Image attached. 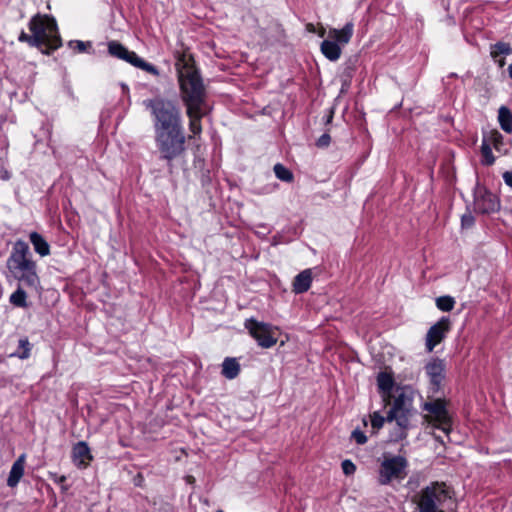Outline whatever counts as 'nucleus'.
Returning a JSON list of instances; mask_svg holds the SVG:
<instances>
[{
    "mask_svg": "<svg viewBox=\"0 0 512 512\" xmlns=\"http://www.w3.org/2000/svg\"><path fill=\"white\" fill-rule=\"evenodd\" d=\"M144 105L153 116L155 143L160 157L170 164L185 150L181 112L171 100L164 98L145 100Z\"/></svg>",
    "mask_w": 512,
    "mask_h": 512,
    "instance_id": "obj_1",
    "label": "nucleus"
},
{
    "mask_svg": "<svg viewBox=\"0 0 512 512\" xmlns=\"http://www.w3.org/2000/svg\"><path fill=\"white\" fill-rule=\"evenodd\" d=\"M181 98L185 106H205L206 89L192 55L178 53L175 63Z\"/></svg>",
    "mask_w": 512,
    "mask_h": 512,
    "instance_id": "obj_2",
    "label": "nucleus"
},
{
    "mask_svg": "<svg viewBox=\"0 0 512 512\" xmlns=\"http://www.w3.org/2000/svg\"><path fill=\"white\" fill-rule=\"evenodd\" d=\"M29 252V246L25 242L18 241L13 247V251L7 261V267L12 276L19 281L18 288L10 296V302L17 307L26 306L27 293L23 287L31 285L32 265L26 255Z\"/></svg>",
    "mask_w": 512,
    "mask_h": 512,
    "instance_id": "obj_3",
    "label": "nucleus"
},
{
    "mask_svg": "<svg viewBox=\"0 0 512 512\" xmlns=\"http://www.w3.org/2000/svg\"><path fill=\"white\" fill-rule=\"evenodd\" d=\"M34 47L42 54H51L62 45L58 26L54 17L49 15H34Z\"/></svg>",
    "mask_w": 512,
    "mask_h": 512,
    "instance_id": "obj_4",
    "label": "nucleus"
},
{
    "mask_svg": "<svg viewBox=\"0 0 512 512\" xmlns=\"http://www.w3.org/2000/svg\"><path fill=\"white\" fill-rule=\"evenodd\" d=\"M413 391L411 388L403 387L396 390L391 409L387 415V421H396L399 427L397 438L406 437L405 430L409 426V419L412 414Z\"/></svg>",
    "mask_w": 512,
    "mask_h": 512,
    "instance_id": "obj_5",
    "label": "nucleus"
},
{
    "mask_svg": "<svg viewBox=\"0 0 512 512\" xmlns=\"http://www.w3.org/2000/svg\"><path fill=\"white\" fill-rule=\"evenodd\" d=\"M354 33V24L347 22L342 29L332 28L328 31V39L322 41V54L330 61H337L342 53V46L349 43Z\"/></svg>",
    "mask_w": 512,
    "mask_h": 512,
    "instance_id": "obj_6",
    "label": "nucleus"
},
{
    "mask_svg": "<svg viewBox=\"0 0 512 512\" xmlns=\"http://www.w3.org/2000/svg\"><path fill=\"white\" fill-rule=\"evenodd\" d=\"M450 498L444 483H432L420 492L419 512H444L442 505Z\"/></svg>",
    "mask_w": 512,
    "mask_h": 512,
    "instance_id": "obj_7",
    "label": "nucleus"
},
{
    "mask_svg": "<svg viewBox=\"0 0 512 512\" xmlns=\"http://www.w3.org/2000/svg\"><path fill=\"white\" fill-rule=\"evenodd\" d=\"M422 409L427 412L425 421L432 427L443 431L448 435L451 431L452 419L443 399H433L424 402Z\"/></svg>",
    "mask_w": 512,
    "mask_h": 512,
    "instance_id": "obj_8",
    "label": "nucleus"
},
{
    "mask_svg": "<svg viewBox=\"0 0 512 512\" xmlns=\"http://www.w3.org/2000/svg\"><path fill=\"white\" fill-rule=\"evenodd\" d=\"M408 462L400 455L383 454L379 466L378 481L381 485H388L394 480H402L406 476Z\"/></svg>",
    "mask_w": 512,
    "mask_h": 512,
    "instance_id": "obj_9",
    "label": "nucleus"
},
{
    "mask_svg": "<svg viewBox=\"0 0 512 512\" xmlns=\"http://www.w3.org/2000/svg\"><path fill=\"white\" fill-rule=\"evenodd\" d=\"M244 326L262 348H271L277 343L276 328L271 324L250 318Z\"/></svg>",
    "mask_w": 512,
    "mask_h": 512,
    "instance_id": "obj_10",
    "label": "nucleus"
},
{
    "mask_svg": "<svg viewBox=\"0 0 512 512\" xmlns=\"http://www.w3.org/2000/svg\"><path fill=\"white\" fill-rule=\"evenodd\" d=\"M474 210L481 214H490L499 210L500 201L498 197L486 189V187L477 184L474 189Z\"/></svg>",
    "mask_w": 512,
    "mask_h": 512,
    "instance_id": "obj_11",
    "label": "nucleus"
},
{
    "mask_svg": "<svg viewBox=\"0 0 512 512\" xmlns=\"http://www.w3.org/2000/svg\"><path fill=\"white\" fill-rule=\"evenodd\" d=\"M450 330L449 317L443 316L440 320L432 325L426 335V349L432 352L433 349L446 337Z\"/></svg>",
    "mask_w": 512,
    "mask_h": 512,
    "instance_id": "obj_12",
    "label": "nucleus"
},
{
    "mask_svg": "<svg viewBox=\"0 0 512 512\" xmlns=\"http://www.w3.org/2000/svg\"><path fill=\"white\" fill-rule=\"evenodd\" d=\"M424 370L429 378L430 390L434 393L438 392L445 377L444 361L438 358L432 359L425 365Z\"/></svg>",
    "mask_w": 512,
    "mask_h": 512,
    "instance_id": "obj_13",
    "label": "nucleus"
},
{
    "mask_svg": "<svg viewBox=\"0 0 512 512\" xmlns=\"http://www.w3.org/2000/svg\"><path fill=\"white\" fill-rule=\"evenodd\" d=\"M207 110V104L205 106H186V114L189 117V130L192 133L190 138L201 134V119L206 115Z\"/></svg>",
    "mask_w": 512,
    "mask_h": 512,
    "instance_id": "obj_14",
    "label": "nucleus"
},
{
    "mask_svg": "<svg viewBox=\"0 0 512 512\" xmlns=\"http://www.w3.org/2000/svg\"><path fill=\"white\" fill-rule=\"evenodd\" d=\"M72 460L78 468H86L89 465L92 455L86 442L80 441L73 447Z\"/></svg>",
    "mask_w": 512,
    "mask_h": 512,
    "instance_id": "obj_15",
    "label": "nucleus"
},
{
    "mask_svg": "<svg viewBox=\"0 0 512 512\" xmlns=\"http://www.w3.org/2000/svg\"><path fill=\"white\" fill-rule=\"evenodd\" d=\"M108 52L111 56L124 60L133 65L138 55L134 51L128 50L118 41H110L108 43Z\"/></svg>",
    "mask_w": 512,
    "mask_h": 512,
    "instance_id": "obj_16",
    "label": "nucleus"
},
{
    "mask_svg": "<svg viewBox=\"0 0 512 512\" xmlns=\"http://www.w3.org/2000/svg\"><path fill=\"white\" fill-rule=\"evenodd\" d=\"M485 139L493 148L502 155H506L511 147L509 140H506L504 136L497 130H491L487 135H484Z\"/></svg>",
    "mask_w": 512,
    "mask_h": 512,
    "instance_id": "obj_17",
    "label": "nucleus"
},
{
    "mask_svg": "<svg viewBox=\"0 0 512 512\" xmlns=\"http://www.w3.org/2000/svg\"><path fill=\"white\" fill-rule=\"evenodd\" d=\"M510 54H512V48L508 43L497 42L491 46L490 55L499 68L506 65L505 58Z\"/></svg>",
    "mask_w": 512,
    "mask_h": 512,
    "instance_id": "obj_18",
    "label": "nucleus"
},
{
    "mask_svg": "<svg viewBox=\"0 0 512 512\" xmlns=\"http://www.w3.org/2000/svg\"><path fill=\"white\" fill-rule=\"evenodd\" d=\"M312 284V272L310 269H305L297 274L292 283V290L295 294H302L307 292Z\"/></svg>",
    "mask_w": 512,
    "mask_h": 512,
    "instance_id": "obj_19",
    "label": "nucleus"
},
{
    "mask_svg": "<svg viewBox=\"0 0 512 512\" xmlns=\"http://www.w3.org/2000/svg\"><path fill=\"white\" fill-rule=\"evenodd\" d=\"M24 455H21L12 465L9 477L7 479V485L14 487L23 476L24 472Z\"/></svg>",
    "mask_w": 512,
    "mask_h": 512,
    "instance_id": "obj_20",
    "label": "nucleus"
},
{
    "mask_svg": "<svg viewBox=\"0 0 512 512\" xmlns=\"http://www.w3.org/2000/svg\"><path fill=\"white\" fill-rule=\"evenodd\" d=\"M240 372V365L235 358L227 357L222 363V375L227 379H234Z\"/></svg>",
    "mask_w": 512,
    "mask_h": 512,
    "instance_id": "obj_21",
    "label": "nucleus"
},
{
    "mask_svg": "<svg viewBox=\"0 0 512 512\" xmlns=\"http://www.w3.org/2000/svg\"><path fill=\"white\" fill-rule=\"evenodd\" d=\"M498 122L501 129L508 133H512V112L506 106H501L498 110Z\"/></svg>",
    "mask_w": 512,
    "mask_h": 512,
    "instance_id": "obj_22",
    "label": "nucleus"
},
{
    "mask_svg": "<svg viewBox=\"0 0 512 512\" xmlns=\"http://www.w3.org/2000/svg\"><path fill=\"white\" fill-rule=\"evenodd\" d=\"M481 156L483 165L491 166L494 164L495 157L493 156L491 145L485 139H483L481 144Z\"/></svg>",
    "mask_w": 512,
    "mask_h": 512,
    "instance_id": "obj_23",
    "label": "nucleus"
},
{
    "mask_svg": "<svg viewBox=\"0 0 512 512\" xmlns=\"http://www.w3.org/2000/svg\"><path fill=\"white\" fill-rule=\"evenodd\" d=\"M273 171L275 176L283 182L290 183L294 179L293 173L281 163L275 164Z\"/></svg>",
    "mask_w": 512,
    "mask_h": 512,
    "instance_id": "obj_24",
    "label": "nucleus"
},
{
    "mask_svg": "<svg viewBox=\"0 0 512 512\" xmlns=\"http://www.w3.org/2000/svg\"><path fill=\"white\" fill-rule=\"evenodd\" d=\"M34 251L42 257L47 256L50 253L49 244L36 232H34Z\"/></svg>",
    "mask_w": 512,
    "mask_h": 512,
    "instance_id": "obj_25",
    "label": "nucleus"
},
{
    "mask_svg": "<svg viewBox=\"0 0 512 512\" xmlns=\"http://www.w3.org/2000/svg\"><path fill=\"white\" fill-rule=\"evenodd\" d=\"M436 306L439 310L444 312L451 311L455 306V300L453 297L445 295L436 298Z\"/></svg>",
    "mask_w": 512,
    "mask_h": 512,
    "instance_id": "obj_26",
    "label": "nucleus"
},
{
    "mask_svg": "<svg viewBox=\"0 0 512 512\" xmlns=\"http://www.w3.org/2000/svg\"><path fill=\"white\" fill-rule=\"evenodd\" d=\"M377 385L381 391L388 393L393 387V379L389 374L382 372L377 377Z\"/></svg>",
    "mask_w": 512,
    "mask_h": 512,
    "instance_id": "obj_27",
    "label": "nucleus"
},
{
    "mask_svg": "<svg viewBox=\"0 0 512 512\" xmlns=\"http://www.w3.org/2000/svg\"><path fill=\"white\" fill-rule=\"evenodd\" d=\"M133 66L136 68L142 69L152 75H155V76L159 75V70L155 65H153L149 62H146L144 59H142L139 56L136 58Z\"/></svg>",
    "mask_w": 512,
    "mask_h": 512,
    "instance_id": "obj_28",
    "label": "nucleus"
},
{
    "mask_svg": "<svg viewBox=\"0 0 512 512\" xmlns=\"http://www.w3.org/2000/svg\"><path fill=\"white\" fill-rule=\"evenodd\" d=\"M30 342L28 338L19 340V350L12 353L11 356L18 357L20 359H26L29 357Z\"/></svg>",
    "mask_w": 512,
    "mask_h": 512,
    "instance_id": "obj_29",
    "label": "nucleus"
},
{
    "mask_svg": "<svg viewBox=\"0 0 512 512\" xmlns=\"http://www.w3.org/2000/svg\"><path fill=\"white\" fill-rule=\"evenodd\" d=\"M386 420L387 418L385 419L379 412L372 413L370 415V421L373 432H378L383 427Z\"/></svg>",
    "mask_w": 512,
    "mask_h": 512,
    "instance_id": "obj_30",
    "label": "nucleus"
},
{
    "mask_svg": "<svg viewBox=\"0 0 512 512\" xmlns=\"http://www.w3.org/2000/svg\"><path fill=\"white\" fill-rule=\"evenodd\" d=\"M87 46H90V42H83L81 40H74L69 42V47L76 50L79 53L85 52Z\"/></svg>",
    "mask_w": 512,
    "mask_h": 512,
    "instance_id": "obj_31",
    "label": "nucleus"
},
{
    "mask_svg": "<svg viewBox=\"0 0 512 512\" xmlns=\"http://www.w3.org/2000/svg\"><path fill=\"white\" fill-rule=\"evenodd\" d=\"M351 438L358 444V445H363L367 442V437L366 435L364 434V432H362L361 430L359 429H355L352 434H351Z\"/></svg>",
    "mask_w": 512,
    "mask_h": 512,
    "instance_id": "obj_32",
    "label": "nucleus"
},
{
    "mask_svg": "<svg viewBox=\"0 0 512 512\" xmlns=\"http://www.w3.org/2000/svg\"><path fill=\"white\" fill-rule=\"evenodd\" d=\"M341 467H342L343 473L345 475H352L356 471L355 464L351 460H348V459H346L342 462Z\"/></svg>",
    "mask_w": 512,
    "mask_h": 512,
    "instance_id": "obj_33",
    "label": "nucleus"
},
{
    "mask_svg": "<svg viewBox=\"0 0 512 512\" xmlns=\"http://www.w3.org/2000/svg\"><path fill=\"white\" fill-rule=\"evenodd\" d=\"M461 224L465 228L471 227L474 224V217L470 213L464 214L461 217Z\"/></svg>",
    "mask_w": 512,
    "mask_h": 512,
    "instance_id": "obj_34",
    "label": "nucleus"
},
{
    "mask_svg": "<svg viewBox=\"0 0 512 512\" xmlns=\"http://www.w3.org/2000/svg\"><path fill=\"white\" fill-rule=\"evenodd\" d=\"M51 128H52V126L49 122L44 124L43 127L41 128V137L49 139L50 135H51Z\"/></svg>",
    "mask_w": 512,
    "mask_h": 512,
    "instance_id": "obj_35",
    "label": "nucleus"
},
{
    "mask_svg": "<svg viewBox=\"0 0 512 512\" xmlns=\"http://www.w3.org/2000/svg\"><path fill=\"white\" fill-rule=\"evenodd\" d=\"M502 178L504 180V183L510 188H512V170L504 172Z\"/></svg>",
    "mask_w": 512,
    "mask_h": 512,
    "instance_id": "obj_36",
    "label": "nucleus"
},
{
    "mask_svg": "<svg viewBox=\"0 0 512 512\" xmlns=\"http://www.w3.org/2000/svg\"><path fill=\"white\" fill-rule=\"evenodd\" d=\"M330 143V136L328 134H323L319 139H318V145L319 146H326Z\"/></svg>",
    "mask_w": 512,
    "mask_h": 512,
    "instance_id": "obj_37",
    "label": "nucleus"
},
{
    "mask_svg": "<svg viewBox=\"0 0 512 512\" xmlns=\"http://www.w3.org/2000/svg\"><path fill=\"white\" fill-rule=\"evenodd\" d=\"M19 40L20 41H27L28 43L32 44V36H29L28 34H26L25 32H21L20 36H19Z\"/></svg>",
    "mask_w": 512,
    "mask_h": 512,
    "instance_id": "obj_38",
    "label": "nucleus"
},
{
    "mask_svg": "<svg viewBox=\"0 0 512 512\" xmlns=\"http://www.w3.org/2000/svg\"><path fill=\"white\" fill-rule=\"evenodd\" d=\"M0 177L3 179L8 178V172L3 171V167L1 165H0Z\"/></svg>",
    "mask_w": 512,
    "mask_h": 512,
    "instance_id": "obj_39",
    "label": "nucleus"
},
{
    "mask_svg": "<svg viewBox=\"0 0 512 512\" xmlns=\"http://www.w3.org/2000/svg\"><path fill=\"white\" fill-rule=\"evenodd\" d=\"M121 88H122V91H123L124 94H128L129 93V87L126 84L122 83L121 84Z\"/></svg>",
    "mask_w": 512,
    "mask_h": 512,
    "instance_id": "obj_40",
    "label": "nucleus"
},
{
    "mask_svg": "<svg viewBox=\"0 0 512 512\" xmlns=\"http://www.w3.org/2000/svg\"><path fill=\"white\" fill-rule=\"evenodd\" d=\"M307 30L310 31V32H315L314 25L313 24H308L307 25Z\"/></svg>",
    "mask_w": 512,
    "mask_h": 512,
    "instance_id": "obj_41",
    "label": "nucleus"
},
{
    "mask_svg": "<svg viewBox=\"0 0 512 512\" xmlns=\"http://www.w3.org/2000/svg\"><path fill=\"white\" fill-rule=\"evenodd\" d=\"M325 33H326V30L324 28H321V30L319 31L318 35L320 37H324Z\"/></svg>",
    "mask_w": 512,
    "mask_h": 512,
    "instance_id": "obj_42",
    "label": "nucleus"
},
{
    "mask_svg": "<svg viewBox=\"0 0 512 512\" xmlns=\"http://www.w3.org/2000/svg\"><path fill=\"white\" fill-rule=\"evenodd\" d=\"M509 76L512 79V63L508 67Z\"/></svg>",
    "mask_w": 512,
    "mask_h": 512,
    "instance_id": "obj_43",
    "label": "nucleus"
},
{
    "mask_svg": "<svg viewBox=\"0 0 512 512\" xmlns=\"http://www.w3.org/2000/svg\"><path fill=\"white\" fill-rule=\"evenodd\" d=\"M28 28L32 32V19L28 22Z\"/></svg>",
    "mask_w": 512,
    "mask_h": 512,
    "instance_id": "obj_44",
    "label": "nucleus"
},
{
    "mask_svg": "<svg viewBox=\"0 0 512 512\" xmlns=\"http://www.w3.org/2000/svg\"><path fill=\"white\" fill-rule=\"evenodd\" d=\"M363 423H364L365 426L367 425L366 419H363Z\"/></svg>",
    "mask_w": 512,
    "mask_h": 512,
    "instance_id": "obj_45",
    "label": "nucleus"
},
{
    "mask_svg": "<svg viewBox=\"0 0 512 512\" xmlns=\"http://www.w3.org/2000/svg\"><path fill=\"white\" fill-rule=\"evenodd\" d=\"M218 512H222V511H218Z\"/></svg>",
    "mask_w": 512,
    "mask_h": 512,
    "instance_id": "obj_46",
    "label": "nucleus"
}]
</instances>
